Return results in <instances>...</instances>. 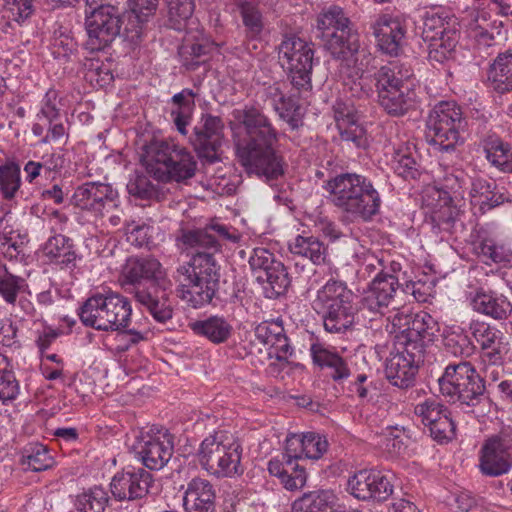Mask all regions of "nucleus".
<instances>
[{"instance_id": "f257e3e1", "label": "nucleus", "mask_w": 512, "mask_h": 512, "mask_svg": "<svg viewBox=\"0 0 512 512\" xmlns=\"http://www.w3.org/2000/svg\"><path fill=\"white\" fill-rule=\"evenodd\" d=\"M220 240L235 242L237 237L223 224L213 222L203 229H182L178 243L195 253L180 264L172 277L176 296L189 307L197 309L209 304L219 288V265L214 254L220 250Z\"/></svg>"}, {"instance_id": "f03ea898", "label": "nucleus", "mask_w": 512, "mask_h": 512, "mask_svg": "<svg viewBox=\"0 0 512 512\" xmlns=\"http://www.w3.org/2000/svg\"><path fill=\"white\" fill-rule=\"evenodd\" d=\"M231 125L242 126L246 137L236 145V155L247 174L273 185L284 175V160L277 151L278 133L269 118L257 107L245 105L231 113Z\"/></svg>"}, {"instance_id": "7ed1b4c3", "label": "nucleus", "mask_w": 512, "mask_h": 512, "mask_svg": "<svg viewBox=\"0 0 512 512\" xmlns=\"http://www.w3.org/2000/svg\"><path fill=\"white\" fill-rule=\"evenodd\" d=\"M323 189L345 223L370 222L380 212L381 197L373 182L355 172L330 176Z\"/></svg>"}, {"instance_id": "20e7f679", "label": "nucleus", "mask_w": 512, "mask_h": 512, "mask_svg": "<svg viewBox=\"0 0 512 512\" xmlns=\"http://www.w3.org/2000/svg\"><path fill=\"white\" fill-rule=\"evenodd\" d=\"M323 189L345 223L370 222L380 212L381 197L373 182L355 172L330 176Z\"/></svg>"}, {"instance_id": "39448f33", "label": "nucleus", "mask_w": 512, "mask_h": 512, "mask_svg": "<svg viewBox=\"0 0 512 512\" xmlns=\"http://www.w3.org/2000/svg\"><path fill=\"white\" fill-rule=\"evenodd\" d=\"M486 381L468 361L447 365L438 379L439 389L444 397L453 403L471 408L489 407L490 398L486 390Z\"/></svg>"}, {"instance_id": "423d86ee", "label": "nucleus", "mask_w": 512, "mask_h": 512, "mask_svg": "<svg viewBox=\"0 0 512 512\" xmlns=\"http://www.w3.org/2000/svg\"><path fill=\"white\" fill-rule=\"evenodd\" d=\"M356 299L345 282L330 279L317 291L312 307L322 315L327 332L342 333L354 323L358 311Z\"/></svg>"}, {"instance_id": "0eeeda50", "label": "nucleus", "mask_w": 512, "mask_h": 512, "mask_svg": "<svg viewBox=\"0 0 512 512\" xmlns=\"http://www.w3.org/2000/svg\"><path fill=\"white\" fill-rule=\"evenodd\" d=\"M316 27L326 49L335 59L356 63L359 53V35L343 9L336 5L324 8L317 16Z\"/></svg>"}, {"instance_id": "6e6552de", "label": "nucleus", "mask_w": 512, "mask_h": 512, "mask_svg": "<svg viewBox=\"0 0 512 512\" xmlns=\"http://www.w3.org/2000/svg\"><path fill=\"white\" fill-rule=\"evenodd\" d=\"M197 162L186 148L155 140L146 147V169L156 180L181 182L195 175Z\"/></svg>"}, {"instance_id": "1a4fd4ad", "label": "nucleus", "mask_w": 512, "mask_h": 512, "mask_svg": "<svg viewBox=\"0 0 512 512\" xmlns=\"http://www.w3.org/2000/svg\"><path fill=\"white\" fill-rule=\"evenodd\" d=\"M130 301L119 293H96L79 308L82 324L95 330L125 331L131 321Z\"/></svg>"}, {"instance_id": "9d476101", "label": "nucleus", "mask_w": 512, "mask_h": 512, "mask_svg": "<svg viewBox=\"0 0 512 512\" xmlns=\"http://www.w3.org/2000/svg\"><path fill=\"white\" fill-rule=\"evenodd\" d=\"M242 447L230 432L219 430L200 444L197 458L200 466L216 478H232L242 474Z\"/></svg>"}, {"instance_id": "9b49d317", "label": "nucleus", "mask_w": 512, "mask_h": 512, "mask_svg": "<svg viewBox=\"0 0 512 512\" xmlns=\"http://www.w3.org/2000/svg\"><path fill=\"white\" fill-rule=\"evenodd\" d=\"M467 122L460 106L454 101H440L429 113L426 138L441 151H452L463 143L461 132Z\"/></svg>"}, {"instance_id": "f8f14e48", "label": "nucleus", "mask_w": 512, "mask_h": 512, "mask_svg": "<svg viewBox=\"0 0 512 512\" xmlns=\"http://www.w3.org/2000/svg\"><path fill=\"white\" fill-rule=\"evenodd\" d=\"M123 23V11L115 3H101L86 10L85 48L90 52L104 50L121 35Z\"/></svg>"}, {"instance_id": "ddd939ff", "label": "nucleus", "mask_w": 512, "mask_h": 512, "mask_svg": "<svg viewBox=\"0 0 512 512\" xmlns=\"http://www.w3.org/2000/svg\"><path fill=\"white\" fill-rule=\"evenodd\" d=\"M392 323L401 329L396 335V345H403L408 351H417L426 357L439 332L438 322L429 313L421 311L416 314L398 313Z\"/></svg>"}, {"instance_id": "4468645a", "label": "nucleus", "mask_w": 512, "mask_h": 512, "mask_svg": "<svg viewBox=\"0 0 512 512\" xmlns=\"http://www.w3.org/2000/svg\"><path fill=\"white\" fill-rule=\"evenodd\" d=\"M412 75L410 67L398 61H391L377 69L373 75H359L357 79L352 80L350 90L353 96L367 98L374 93V85L379 98L384 93L409 82Z\"/></svg>"}, {"instance_id": "2eb2a0df", "label": "nucleus", "mask_w": 512, "mask_h": 512, "mask_svg": "<svg viewBox=\"0 0 512 512\" xmlns=\"http://www.w3.org/2000/svg\"><path fill=\"white\" fill-rule=\"evenodd\" d=\"M188 139L200 158L210 163L219 161L224 142L222 119L212 114H202Z\"/></svg>"}, {"instance_id": "dca6fc26", "label": "nucleus", "mask_w": 512, "mask_h": 512, "mask_svg": "<svg viewBox=\"0 0 512 512\" xmlns=\"http://www.w3.org/2000/svg\"><path fill=\"white\" fill-rule=\"evenodd\" d=\"M135 449L144 466L150 470H160L173 455V436L165 428L153 427L141 436Z\"/></svg>"}, {"instance_id": "f3484780", "label": "nucleus", "mask_w": 512, "mask_h": 512, "mask_svg": "<svg viewBox=\"0 0 512 512\" xmlns=\"http://www.w3.org/2000/svg\"><path fill=\"white\" fill-rule=\"evenodd\" d=\"M391 476L374 469H362L348 480V490L359 500L385 501L393 493Z\"/></svg>"}, {"instance_id": "a211bd4d", "label": "nucleus", "mask_w": 512, "mask_h": 512, "mask_svg": "<svg viewBox=\"0 0 512 512\" xmlns=\"http://www.w3.org/2000/svg\"><path fill=\"white\" fill-rule=\"evenodd\" d=\"M512 447V432L502 431L485 441L480 451L479 468L482 474L498 477L507 473L512 463L510 449Z\"/></svg>"}, {"instance_id": "6ab92c4d", "label": "nucleus", "mask_w": 512, "mask_h": 512, "mask_svg": "<svg viewBox=\"0 0 512 512\" xmlns=\"http://www.w3.org/2000/svg\"><path fill=\"white\" fill-rule=\"evenodd\" d=\"M126 291L135 297L138 288L148 289V286L157 288L160 280H170L165 274L162 264L152 257H131L123 270Z\"/></svg>"}, {"instance_id": "aec40b11", "label": "nucleus", "mask_w": 512, "mask_h": 512, "mask_svg": "<svg viewBox=\"0 0 512 512\" xmlns=\"http://www.w3.org/2000/svg\"><path fill=\"white\" fill-rule=\"evenodd\" d=\"M72 202L82 210L103 215L105 211L117 209L119 196L110 184L86 182L75 190Z\"/></svg>"}, {"instance_id": "412c9836", "label": "nucleus", "mask_w": 512, "mask_h": 512, "mask_svg": "<svg viewBox=\"0 0 512 512\" xmlns=\"http://www.w3.org/2000/svg\"><path fill=\"white\" fill-rule=\"evenodd\" d=\"M379 50L391 57L399 56L405 44L406 20L389 14H380L371 23Z\"/></svg>"}, {"instance_id": "4be33fe9", "label": "nucleus", "mask_w": 512, "mask_h": 512, "mask_svg": "<svg viewBox=\"0 0 512 512\" xmlns=\"http://www.w3.org/2000/svg\"><path fill=\"white\" fill-rule=\"evenodd\" d=\"M333 113L341 142L348 148H366L367 133L359 123L361 115L354 104L338 100L333 105Z\"/></svg>"}, {"instance_id": "5701e85b", "label": "nucleus", "mask_w": 512, "mask_h": 512, "mask_svg": "<svg viewBox=\"0 0 512 512\" xmlns=\"http://www.w3.org/2000/svg\"><path fill=\"white\" fill-rule=\"evenodd\" d=\"M396 347L397 352L386 362L385 374L393 386L408 389L414 385L419 365L425 361V357L417 351H408L403 345Z\"/></svg>"}, {"instance_id": "b1692460", "label": "nucleus", "mask_w": 512, "mask_h": 512, "mask_svg": "<svg viewBox=\"0 0 512 512\" xmlns=\"http://www.w3.org/2000/svg\"><path fill=\"white\" fill-rule=\"evenodd\" d=\"M154 486L150 472L132 468L115 474L110 483L112 495L119 501H134L146 497Z\"/></svg>"}, {"instance_id": "393cba45", "label": "nucleus", "mask_w": 512, "mask_h": 512, "mask_svg": "<svg viewBox=\"0 0 512 512\" xmlns=\"http://www.w3.org/2000/svg\"><path fill=\"white\" fill-rule=\"evenodd\" d=\"M397 275L381 270L372 280L369 290L363 298V310L373 315L384 316L400 288Z\"/></svg>"}, {"instance_id": "a878e982", "label": "nucleus", "mask_w": 512, "mask_h": 512, "mask_svg": "<svg viewBox=\"0 0 512 512\" xmlns=\"http://www.w3.org/2000/svg\"><path fill=\"white\" fill-rule=\"evenodd\" d=\"M173 283L171 280H160L157 289L148 286V289L138 288L135 291V300L143 305L155 321L166 323L173 317V307L170 302Z\"/></svg>"}, {"instance_id": "bb28decb", "label": "nucleus", "mask_w": 512, "mask_h": 512, "mask_svg": "<svg viewBox=\"0 0 512 512\" xmlns=\"http://www.w3.org/2000/svg\"><path fill=\"white\" fill-rule=\"evenodd\" d=\"M183 501L186 512H215V488L209 480L195 477L187 483Z\"/></svg>"}, {"instance_id": "cd10ccee", "label": "nucleus", "mask_w": 512, "mask_h": 512, "mask_svg": "<svg viewBox=\"0 0 512 512\" xmlns=\"http://www.w3.org/2000/svg\"><path fill=\"white\" fill-rule=\"evenodd\" d=\"M310 352L313 363L324 372L326 377L334 382L343 383L351 376L347 360L337 352L331 351L319 343L312 344Z\"/></svg>"}, {"instance_id": "c85d7f7f", "label": "nucleus", "mask_w": 512, "mask_h": 512, "mask_svg": "<svg viewBox=\"0 0 512 512\" xmlns=\"http://www.w3.org/2000/svg\"><path fill=\"white\" fill-rule=\"evenodd\" d=\"M313 58L314 50L306 49V51L293 56V60H280L282 67L288 70L290 82L299 96L312 89Z\"/></svg>"}, {"instance_id": "c756f323", "label": "nucleus", "mask_w": 512, "mask_h": 512, "mask_svg": "<svg viewBox=\"0 0 512 512\" xmlns=\"http://www.w3.org/2000/svg\"><path fill=\"white\" fill-rule=\"evenodd\" d=\"M470 330L489 361L495 363L501 360L506 344L504 335L499 329L484 322H473L470 325Z\"/></svg>"}, {"instance_id": "7c9ffc66", "label": "nucleus", "mask_w": 512, "mask_h": 512, "mask_svg": "<svg viewBox=\"0 0 512 512\" xmlns=\"http://www.w3.org/2000/svg\"><path fill=\"white\" fill-rule=\"evenodd\" d=\"M479 145L491 165L503 172L512 173L511 145L504 142L495 132L489 130L481 133Z\"/></svg>"}, {"instance_id": "2f4dec72", "label": "nucleus", "mask_w": 512, "mask_h": 512, "mask_svg": "<svg viewBox=\"0 0 512 512\" xmlns=\"http://www.w3.org/2000/svg\"><path fill=\"white\" fill-rule=\"evenodd\" d=\"M416 98V92L409 81L388 93H384L383 96L378 98V103L388 115L400 117L415 108Z\"/></svg>"}, {"instance_id": "473e14b6", "label": "nucleus", "mask_w": 512, "mask_h": 512, "mask_svg": "<svg viewBox=\"0 0 512 512\" xmlns=\"http://www.w3.org/2000/svg\"><path fill=\"white\" fill-rule=\"evenodd\" d=\"M192 332L213 344H222L232 336L233 327L223 316L212 315L189 323Z\"/></svg>"}, {"instance_id": "72a5a7b5", "label": "nucleus", "mask_w": 512, "mask_h": 512, "mask_svg": "<svg viewBox=\"0 0 512 512\" xmlns=\"http://www.w3.org/2000/svg\"><path fill=\"white\" fill-rule=\"evenodd\" d=\"M234 5L240 14L247 39H259L265 28V18L259 0H234Z\"/></svg>"}, {"instance_id": "f704fd0d", "label": "nucleus", "mask_w": 512, "mask_h": 512, "mask_svg": "<svg viewBox=\"0 0 512 512\" xmlns=\"http://www.w3.org/2000/svg\"><path fill=\"white\" fill-rule=\"evenodd\" d=\"M471 304L475 311L497 320L506 319L512 312L508 298L493 291H478Z\"/></svg>"}, {"instance_id": "c9c22d12", "label": "nucleus", "mask_w": 512, "mask_h": 512, "mask_svg": "<svg viewBox=\"0 0 512 512\" xmlns=\"http://www.w3.org/2000/svg\"><path fill=\"white\" fill-rule=\"evenodd\" d=\"M212 42L206 37H197L195 39L186 38L179 48V56L182 65L190 71L196 70L201 64H204L213 51Z\"/></svg>"}, {"instance_id": "e433bc0d", "label": "nucleus", "mask_w": 512, "mask_h": 512, "mask_svg": "<svg viewBox=\"0 0 512 512\" xmlns=\"http://www.w3.org/2000/svg\"><path fill=\"white\" fill-rule=\"evenodd\" d=\"M336 500L332 490L309 491L293 502L292 512H333Z\"/></svg>"}, {"instance_id": "4c0bfd02", "label": "nucleus", "mask_w": 512, "mask_h": 512, "mask_svg": "<svg viewBox=\"0 0 512 512\" xmlns=\"http://www.w3.org/2000/svg\"><path fill=\"white\" fill-rule=\"evenodd\" d=\"M195 97L196 93L186 88L175 94L171 99L173 107L170 115L178 132L184 136L188 135L187 126L190 124L195 108Z\"/></svg>"}, {"instance_id": "58836bf2", "label": "nucleus", "mask_w": 512, "mask_h": 512, "mask_svg": "<svg viewBox=\"0 0 512 512\" xmlns=\"http://www.w3.org/2000/svg\"><path fill=\"white\" fill-rule=\"evenodd\" d=\"M488 79L491 87L500 94L512 90V50L498 54L490 65Z\"/></svg>"}, {"instance_id": "ea45409f", "label": "nucleus", "mask_w": 512, "mask_h": 512, "mask_svg": "<svg viewBox=\"0 0 512 512\" xmlns=\"http://www.w3.org/2000/svg\"><path fill=\"white\" fill-rule=\"evenodd\" d=\"M456 19L443 8H431L423 15L422 38L424 41L446 36L447 31H456Z\"/></svg>"}, {"instance_id": "a19ab883", "label": "nucleus", "mask_w": 512, "mask_h": 512, "mask_svg": "<svg viewBox=\"0 0 512 512\" xmlns=\"http://www.w3.org/2000/svg\"><path fill=\"white\" fill-rule=\"evenodd\" d=\"M292 254L309 259L313 264L319 265L325 262L327 246L313 235H297L289 243Z\"/></svg>"}, {"instance_id": "79ce46f5", "label": "nucleus", "mask_w": 512, "mask_h": 512, "mask_svg": "<svg viewBox=\"0 0 512 512\" xmlns=\"http://www.w3.org/2000/svg\"><path fill=\"white\" fill-rule=\"evenodd\" d=\"M44 253L52 261L66 267L73 264L76 260V253L71 239L62 234L48 239L44 246Z\"/></svg>"}, {"instance_id": "37998d69", "label": "nucleus", "mask_w": 512, "mask_h": 512, "mask_svg": "<svg viewBox=\"0 0 512 512\" xmlns=\"http://www.w3.org/2000/svg\"><path fill=\"white\" fill-rule=\"evenodd\" d=\"M428 42V59L431 63L443 64L453 58L458 43L457 31H447L446 36L436 37Z\"/></svg>"}, {"instance_id": "c03bdc74", "label": "nucleus", "mask_w": 512, "mask_h": 512, "mask_svg": "<svg viewBox=\"0 0 512 512\" xmlns=\"http://www.w3.org/2000/svg\"><path fill=\"white\" fill-rule=\"evenodd\" d=\"M256 279L266 284L264 288L269 298L283 295L290 285V277L283 263L276 264V267L268 273L257 274Z\"/></svg>"}, {"instance_id": "a18cd8bd", "label": "nucleus", "mask_w": 512, "mask_h": 512, "mask_svg": "<svg viewBox=\"0 0 512 512\" xmlns=\"http://www.w3.org/2000/svg\"><path fill=\"white\" fill-rule=\"evenodd\" d=\"M442 201L443 205L433 212L432 220L440 231L452 233L458 223H460L461 226L463 225L460 219L462 213L460 209L451 204L452 199L446 193Z\"/></svg>"}, {"instance_id": "49530a36", "label": "nucleus", "mask_w": 512, "mask_h": 512, "mask_svg": "<svg viewBox=\"0 0 512 512\" xmlns=\"http://www.w3.org/2000/svg\"><path fill=\"white\" fill-rule=\"evenodd\" d=\"M21 462L25 469L40 472L51 468L54 459L44 445L34 443L24 449Z\"/></svg>"}, {"instance_id": "de8ad7c7", "label": "nucleus", "mask_w": 512, "mask_h": 512, "mask_svg": "<svg viewBox=\"0 0 512 512\" xmlns=\"http://www.w3.org/2000/svg\"><path fill=\"white\" fill-rule=\"evenodd\" d=\"M21 186L20 167L15 162L0 166V192L5 200H12Z\"/></svg>"}, {"instance_id": "09e8293b", "label": "nucleus", "mask_w": 512, "mask_h": 512, "mask_svg": "<svg viewBox=\"0 0 512 512\" xmlns=\"http://www.w3.org/2000/svg\"><path fill=\"white\" fill-rule=\"evenodd\" d=\"M107 492L98 486L77 496L76 507L80 512H104L108 504Z\"/></svg>"}, {"instance_id": "8fccbe9b", "label": "nucleus", "mask_w": 512, "mask_h": 512, "mask_svg": "<svg viewBox=\"0 0 512 512\" xmlns=\"http://www.w3.org/2000/svg\"><path fill=\"white\" fill-rule=\"evenodd\" d=\"M414 413L429 428L436 421L440 420L443 415L449 413V410L437 399L429 398L415 405Z\"/></svg>"}, {"instance_id": "3c124183", "label": "nucleus", "mask_w": 512, "mask_h": 512, "mask_svg": "<svg viewBox=\"0 0 512 512\" xmlns=\"http://www.w3.org/2000/svg\"><path fill=\"white\" fill-rule=\"evenodd\" d=\"M443 344L449 353L460 357H469L475 349L468 335L462 330L448 332L444 336Z\"/></svg>"}, {"instance_id": "603ef678", "label": "nucleus", "mask_w": 512, "mask_h": 512, "mask_svg": "<svg viewBox=\"0 0 512 512\" xmlns=\"http://www.w3.org/2000/svg\"><path fill=\"white\" fill-rule=\"evenodd\" d=\"M164 2L172 27L180 30L194 12L195 5L193 0H164Z\"/></svg>"}, {"instance_id": "864d4df0", "label": "nucleus", "mask_w": 512, "mask_h": 512, "mask_svg": "<svg viewBox=\"0 0 512 512\" xmlns=\"http://www.w3.org/2000/svg\"><path fill=\"white\" fill-rule=\"evenodd\" d=\"M420 166L412 153L397 151L392 160V169L405 180L416 179L420 175Z\"/></svg>"}, {"instance_id": "5fc2aeb1", "label": "nucleus", "mask_w": 512, "mask_h": 512, "mask_svg": "<svg viewBox=\"0 0 512 512\" xmlns=\"http://www.w3.org/2000/svg\"><path fill=\"white\" fill-rule=\"evenodd\" d=\"M251 269L258 274L268 273L282 262L276 259L275 255L266 248L257 247L253 250L248 261Z\"/></svg>"}, {"instance_id": "6e6d98bb", "label": "nucleus", "mask_w": 512, "mask_h": 512, "mask_svg": "<svg viewBox=\"0 0 512 512\" xmlns=\"http://www.w3.org/2000/svg\"><path fill=\"white\" fill-rule=\"evenodd\" d=\"M306 49H313L310 43L294 34H286L278 46L279 61L293 60V56L306 51Z\"/></svg>"}, {"instance_id": "4d7b16f0", "label": "nucleus", "mask_w": 512, "mask_h": 512, "mask_svg": "<svg viewBox=\"0 0 512 512\" xmlns=\"http://www.w3.org/2000/svg\"><path fill=\"white\" fill-rule=\"evenodd\" d=\"M26 286L25 280L21 277L4 273L0 276V295L8 304H15L18 293Z\"/></svg>"}, {"instance_id": "13d9d810", "label": "nucleus", "mask_w": 512, "mask_h": 512, "mask_svg": "<svg viewBox=\"0 0 512 512\" xmlns=\"http://www.w3.org/2000/svg\"><path fill=\"white\" fill-rule=\"evenodd\" d=\"M304 457L308 459H319L328 449V441L325 436L316 432L303 434Z\"/></svg>"}, {"instance_id": "bf43d9fd", "label": "nucleus", "mask_w": 512, "mask_h": 512, "mask_svg": "<svg viewBox=\"0 0 512 512\" xmlns=\"http://www.w3.org/2000/svg\"><path fill=\"white\" fill-rule=\"evenodd\" d=\"M127 190L130 195L141 198H152L157 190L149 178L144 174L136 173L127 183Z\"/></svg>"}, {"instance_id": "052dcab7", "label": "nucleus", "mask_w": 512, "mask_h": 512, "mask_svg": "<svg viewBox=\"0 0 512 512\" xmlns=\"http://www.w3.org/2000/svg\"><path fill=\"white\" fill-rule=\"evenodd\" d=\"M307 480V474L304 467L298 463L290 461L287 462V471L281 480V484L290 491L301 489Z\"/></svg>"}, {"instance_id": "680f3d73", "label": "nucleus", "mask_w": 512, "mask_h": 512, "mask_svg": "<svg viewBox=\"0 0 512 512\" xmlns=\"http://www.w3.org/2000/svg\"><path fill=\"white\" fill-rule=\"evenodd\" d=\"M455 429L450 412L443 415L440 420L429 427L431 437L439 443L452 440L455 436Z\"/></svg>"}, {"instance_id": "e2e57ef3", "label": "nucleus", "mask_w": 512, "mask_h": 512, "mask_svg": "<svg viewBox=\"0 0 512 512\" xmlns=\"http://www.w3.org/2000/svg\"><path fill=\"white\" fill-rule=\"evenodd\" d=\"M479 254L495 263L509 262L511 253L504 246L497 245L493 240L486 239L479 245Z\"/></svg>"}, {"instance_id": "0e129e2a", "label": "nucleus", "mask_w": 512, "mask_h": 512, "mask_svg": "<svg viewBox=\"0 0 512 512\" xmlns=\"http://www.w3.org/2000/svg\"><path fill=\"white\" fill-rule=\"evenodd\" d=\"M370 375L366 373H358L348 386V391L356 394L361 400H369L372 398V390L375 389Z\"/></svg>"}, {"instance_id": "69168bd1", "label": "nucleus", "mask_w": 512, "mask_h": 512, "mask_svg": "<svg viewBox=\"0 0 512 512\" xmlns=\"http://www.w3.org/2000/svg\"><path fill=\"white\" fill-rule=\"evenodd\" d=\"M150 227L144 223L136 224L134 222L127 223L125 233L128 242L136 247H143L149 243Z\"/></svg>"}, {"instance_id": "338daca9", "label": "nucleus", "mask_w": 512, "mask_h": 512, "mask_svg": "<svg viewBox=\"0 0 512 512\" xmlns=\"http://www.w3.org/2000/svg\"><path fill=\"white\" fill-rule=\"evenodd\" d=\"M496 189V184L492 180L476 178L472 181L470 196L471 203L479 206V201L485 199L492 193V190Z\"/></svg>"}, {"instance_id": "774afa93", "label": "nucleus", "mask_w": 512, "mask_h": 512, "mask_svg": "<svg viewBox=\"0 0 512 512\" xmlns=\"http://www.w3.org/2000/svg\"><path fill=\"white\" fill-rule=\"evenodd\" d=\"M303 434H291L286 438L284 459L296 462L304 457Z\"/></svg>"}]
</instances>
